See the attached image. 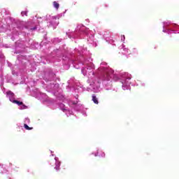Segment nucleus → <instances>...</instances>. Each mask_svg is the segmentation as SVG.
I'll return each mask as SVG.
<instances>
[{
    "instance_id": "39448f33",
    "label": "nucleus",
    "mask_w": 179,
    "mask_h": 179,
    "mask_svg": "<svg viewBox=\"0 0 179 179\" xmlns=\"http://www.w3.org/2000/svg\"><path fill=\"white\" fill-rule=\"evenodd\" d=\"M53 6L55 9H59V3L57 1H53Z\"/></svg>"
},
{
    "instance_id": "423d86ee",
    "label": "nucleus",
    "mask_w": 179,
    "mask_h": 179,
    "mask_svg": "<svg viewBox=\"0 0 179 179\" xmlns=\"http://www.w3.org/2000/svg\"><path fill=\"white\" fill-rule=\"evenodd\" d=\"M97 153H98L99 156H100L101 157H106V153H104V152L99 151Z\"/></svg>"
},
{
    "instance_id": "f03ea898",
    "label": "nucleus",
    "mask_w": 179,
    "mask_h": 179,
    "mask_svg": "<svg viewBox=\"0 0 179 179\" xmlns=\"http://www.w3.org/2000/svg\"><path fill=\"white\" fill-rule=\"evenodd\" d=\"M7 96H8L10 101H12V100H10V99H13V97H15V94L12 92V91H8L6 92Z\"/></svg>"
},
{
    "instance_id": "f257e3e1",
    "label": "nucleus",
    "mask_w": 179,
    "mask_h": 179,
    "mask_svg": "<svg viewBox=\"0 0 179 179\" xmlns=\"http://www.w3.org/2000/svg\"><path fill=\"white\" fill-rule=\"evenodd\" d=\"M50 164H55V166L54 169H55L56 171H58V170H59V166H61V162L57 161V159L54 158L50 161Z\"/></svg>"
},
{
    "instance_id": "20e7f679",
    "label": "nucleus",
    "mask_w": 179,
    "mask_h": 179,
    "mask_svg": "<svg viewBox=\"0 0 179 179\" xmlns=\"http://www.w3.org/2000/svg\"><path fill=\"white\" fill-rule=\"evenodd\" d=\"M12 103H13L14 104H17V106H23V102L20 101L13 100Z\"/></svg>"
},
{
    "instance_id": "1a4fd4ad",
    "label": "nucleus",
    "mask_w": 179,
    "mask_h": 179,
    "mask_svg": "<svg viewBox=\"0 0 179 179\" xmlns=\"http://www.w3.org/2000/svg\"><path fill=\"white\" fill-rule=\"evenodd\" d=\"M24 106V107H26V106H24V105H23Z\"/></svg>"
},
{
    "instance_id": "6e6552de",
    "label": "nucleus",
    "mask_w": 179,
    "mask_h": 179,
    "mask_svg": "<svg viewBox=\"0 0 179 179\" xmlns=\"http://www.w3.org/2000/svg\"><path fill=\"white\" fill-rule=\"evenodd\" d=\"M32 30H36V28H33Z\"/></svg>"
},
{
    "instance_id": "0eeeda50",
    "label": "nucleus",
    "mask_w": 179,
    "mask_h": 179,
    "mask_svg": "<svg viewBox=\"0 0 179 179\" xmlns=\"http://www.w3.org/2000/svg\"><path fill=\"white\" fill-rule=\"evenodd\" d=\"M24 128H25V129H27V131H31V129H33V127H29V125L26 124H24Z\"/></svg>"
},
{
    "instance_id": "7ed1b4c3",
    "label": "nucleus",
    "mask_w": 179,
    "mask_h": 179,
    "mask_svg": "<svg viewBox=\"0 0 179 179\" xmlns=\"http://www.w3.org/2000/svg\"><path fill=\"white\" fill-rule=\"evenodd\" d=\"M92 101H93L95 104H99V99H97V97H96V95H94V94L92 95Z\"/></svg>"
}]
</instances>
